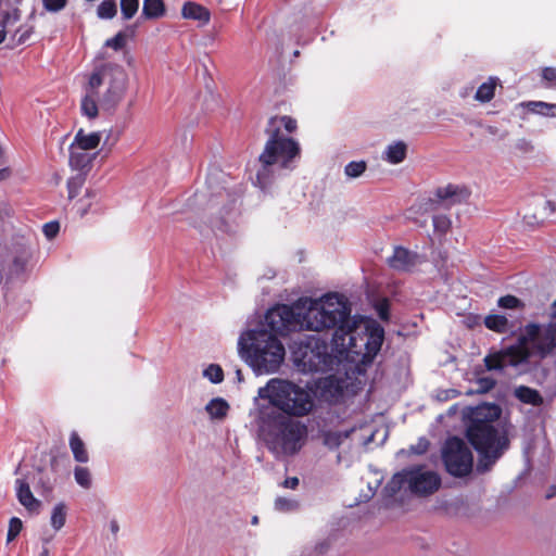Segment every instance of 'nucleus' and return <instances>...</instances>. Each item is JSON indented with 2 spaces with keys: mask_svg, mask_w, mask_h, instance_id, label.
<instances>
[{
  "mask_svg": "<svg viewBox=\"0 0 556 556\" xmlns=\"http://www.w3.org/2000/svg\"><path fill=\"white\" fill-rule=\"evenodd\" d=\"M257 522H258V518H257L256 516H254V517L252 518V523H253V525H257Z\"/></svg>",
  "mask_w": 556,
  "mask_h": 556,
  "instance_id": "nucleus-59",
  "label": "nucleus"
},
{
  "mask_svg": "<svg viewBox=\"0 0 556 556\" xmlns=\"http://www.w3.org/2000/svg\"><path fill=\"white\" fill-rule=\"evenodd\" d=\"M139 9V0H121V11L125 20H130Z\"/></svg>",
  "mask_w": 556,
  "mask_h": 556,
  "instance_id": "nucleus-37",
  "label": "nucleus"
},
{
  "mask_svg": "<svg viewBox=\"0 0 556 556\" xmlns=\"http://www.w3.org/2000/svg\"><path fill=\"white\" fill-rule=\"evenodd\" d=\"M181 16L186 20L197 21L201 25L208 24L211 20L210 11L205 7L192 1H187L182 4Z\"/></svg>",
  "mask_w": 556,
  "mask_h": 556,
  "instance_id": "nucleus-18",
  "label": "nucleus"
},
{
  "mask_svg": "<svg viewBox=\"0 0 556 556\" xmlns=\"http://www.w3.org/2000/svg\"><path fill=\"white\" fill-rule=\"evenodd\" d=\"M446 471L454 477L468 476L473 466V456L468 445L456 437L446 440L442 451Z\"/></svg>",
  "mask_w": 556,
  "mask_h": 556,
  "instance_id": "nucleus-10",
  "label": "nucleus"
},
{
  "mask_svg": "<svg viewBox=\"0 0 556 556\" xmlns=\"http://www.w3.org/2000/svg\"><path fill=\"white\" fill-rule=\"evenodd\" d=\"M529 106L533 112L548 115V111L556 108V104H547L545 102H530Z\"/></svg>",
  "mask_w": 556,
  "mask_h": 556,
  "instance_id": "nucleus-47",
  "label": "nucleus"
},
{
  "mask_svg": "<svg viewBox=\"0 0 556 556\" xmlns=\"http://www.w3.org/2000/svg\"><path fill=\"white\" fill-rule=\"evenodd\" d=\"M315 354L313 350L305 351L303 353V363L307 365L311 370H323L327 365V356L326 355H317V361L314 359Z\"/></svg>",
  "mask_w": 556,
  "mask_h": 556,
  "instance_id": "nucleus-30",
  "label": "nucleus"
},
{
  "mask_svg": "<svg viewBox=\"0 0 556 556\" xmlns=\"http://www.w3.org/2000/svg\"><path fill=\"white\" fill-rule=\"evenodd\" d=\"M165 13V5L162 0H144L142 7V14L147 18H157Z\"/></svg>",
  "mask_w": 556,
  "mask_h": 556,
  "instance_id": "nucleus-27",
  "label": "nucleus"
},
{
  "mask_svg": "<svg viewBox=\"0 0 556 556\" xmlns=\"http://www.w3.org/2000/svg\"><path fill=\"white\" fill-rule=\"evenodd\" d=\"M435 194L440 201L446 202L448 205H454L465 202L469 198L470 192L465 187L447 185L439 188Z\"/></svg>",
  "mask_w": 556,
  "mask_h": 556,
  "instance_id": "nucleus-16",
  "label": "nucleus"
},
{
  "mask_svg": "<svg viewBox=\"0 0 556 556\" xmlns=\"http://www.w3.org/2000/svg\"><path fill=\"white\" fill-rule=\"evenodd\" d=\"M42 230L48 239H53L60 230V225L58 222H50L43 225Z\"/></svg>",
  "mask_w": 556,
  "mask_h": 556,
  "instance_id": "nucleus-48",
  "label": "nucleus"
},
{
  "mask_svg": "<svg viewBox=\"0 0 556 556\" xmlns=\"http://www.w3.org/2000/svg\"><path fill=\"white\" fill-rule=\"evenodd\" d=\"M68 0H42L43 8L49 12H59L63 10Z\"/></svg>",
  "mask_w": 556,
  "mask_h": 556,
  "instance_id": "nucleus-45",
  "label": "nucleus"
},
{
  "mask_svg": "<svg viewBox=\"0 0 556 556\" xmlns=\"http://www.w3.org/2000/svg\"><path fill=\"white\" fill-rule=\"evenodd\" d=\"M299 484V479L296 477L288 478L285 480L283 485L289 489H295Z\"/></svg>",
  "mask_w": 556,
  "mask_h": 556,
  "instance_id": "nucleus-54",
  "label": "nucleus"
},
{
  "mask_svg": "<svg viewBox=\"0 0 556 556\" xmlns=\"http://www.w3.org/2000/svg\"><path fill=\"white\" fill-rule=\"evenodd\" d=\"M295 308L301 312V328L311 331L334 328L333 341L338 346L353 327L351 311L344 299L337 294H327L318 300L300 299Z\"/></svg>",
  "mask_w": 556,
  "mask_h": 556,
  "instance_id": "nucleus-3",
  "label": "nucleus"
},
{
  "mask_svg": "<svg viewBox=\"0 0 556 556\" xmlns=\"http://www.w3.org/2000/svg\"><path fill=\"white\" fill-rule=\"evenodd\" d=\"M85 184V175L77 174L67 180L68 199L73 200Z\"/></svg>",
  "mask_w": 556,
  "mask_h": 556,
  "instance_id": "nucleus-35",
  "label": "nucleus"
},
{
  "mask_svg": "<svg viewBox=\"0 0 556 556\" xmlns=\"http://www.w3.org/2000/svg\"><path fill=\"white\" fill-rule=\"evenodd\" d=\"M275 506L279 510H291L296 506V504L290 500L279 497L276 500Z\"/></svg>",
  "mask_w": 556,
  "mask_h": 556,
  "instance_id": "nucleus-51",
  "label": "nucleus"
},
{
  "mask_svg": "<svg viewBox=\"0 0 556 556\" xmlns=\"http://www.w3.org/2000/svg\"><path fill=\"white\" fill-rule=\"evenodd\" d=\"M80 109L84 115L88 118H94L98 116V104L96 100V96L86 93V96L81 99Z\"/></svg>",
  "mask_w": 556,
  "mask_h": 556,
  "instance_id": "nucleus-31",
  "label": "nucleus"
},
{
  "mask_svg": "<svg viewBox=\"0 0 556 556\" xmlns=\"http://www.w3.org/2000/svg\"><path fill=\"white\" fill-rule=\"evenodd\" d=\"M257 425L268 448L278 456L298 453L307 437V428L303 422L273 406H258Z\"/></svg>",
  "mask_w": 556,
  "mask_h": 556,
  "instance_id": "nucleus-5",
  "label": "nucleus"
},
{
  "mask_svg": "<svg viewBox=\"0 0 556 556\" xmlns=\"http://www.w3.org/2000/svg\"><path fill=\"white\" fill-rule=\"evenodd\" d=\"M478 384H479V388H480L481 391L488 392V391H490L491 389L494 388L495 380L493 378H490V377H484V378H480L478 380Z\"/></svg>",
  "mask_w": 556,
  "mask_h": 556,
  "instance_id": "nucleus-52",
  "label": "nucleus"
},
{
  "mask_svg": "<svg viewBox=\"0 0 556 556\" xmlns=\"http://www.w3.org/2000/svg\"><path fill=\"white\" fill-rule=\"evenodd\" d=\"M70 447L76 462L87 463L89 460L86 445L78 433L75 431L71 433Z\"/></svg>",
  "mask_w": 556,
  "mask_h": 556,
  "instance_id": "nucleus-22",
  "label": "nucleus"
},
{
  "mask_svg": "<svg viewBox=\"0 0 556 556\" xmlns=\"http://www.w3.org/2000/svg\"><path fill=\"white\" fill-rule=\"evenodd\" d=\"M556 355V315L545 324L530 323L521 328L517 342L484 357L489 370L518 367L531 358L543 361Z\"/></svg>",
  "mask_w": 556,
  "mask_h": 556,
  "instance_id": "nucleus-1",
  "label": "nucleus"
},
{
  "mask_svg": "<svg viewBox=\"0 0 556 556\" xmlns=\"http://www.w3.org/2000/svg\"><path fill=\"white\" fill-rule=\"evenodd\" d=\"M66 511L65 505L59 503L54 506L51 514V526L58 531L65 525Z\"/></svg>",
  "mask_w": 556,
  "mask_h": 556,
  "instance_id": "nucleus-32",
  "label": "nucleus"
},
{
  "mask_svg": "<svg viewBox=\"0 0 556 556\" xmlns=\"http://www.w3.org/2000/svg\"><path fill=\"white\" fill-rule=\"evenodd\" d=\"M498 306L506 309L522 308L523 304L521 301L514 295H505L500 298Z\"/></svg>",
  "mask_w": 556,
  "mask_h": 556,
  "instance_id": "nucleus-42",
  "label": "nucleus"
},
{
  "mask_svg": "<svg viewBox=\"0 0 556 556\" xmlns=\"http://www.w3.org/2000/svg\"><path fill=\"white\" fill-rule=\"evenodd\" d=\"M441 486V478L438 472L426 466H413L395 473L387 488L391 493L401 490L409 491L416 496H429Z\"/></svg>",
  "mask_w": 556,
  "mask_h": 556,
  "instance_id": "nucleus-9",
  "label": "nucleus"
},
{
  "mask_svg": "<svg viewBox=\"0 0 556 556\" xmlns=\"http://www.w3.org/2000/svg\"><path fill=\"white\" fill-rule=\"evenodd\" d=\"M228 403L220 397L211 400L205 406V410L207 412L212 419L225 418L228 413Z\"/></svg>",
  "mask_w": 556,
  "mask_h": 556,
  "instance_id": "nucleus-24",
  "label": "nucleus"
},
{
  "mask_svg": "<svg viewBox=\"0 0 556 556\" xmlns=\"http://www.w3.org/2000/svg\"><path fill=\"white\" fill-rule=\"evenodd\" d=\"M556 213V201L539 200L533 207L523 215V220L529 226L543 224L547 218Z\"/></svg>",
  "mask_w": 556,
  "mask_h": 556,
  "instance_id": "nucleus-14",
  "label": "nucleus"
},
{
  "mask_svg": "<svg viewBox=\"0 0 556 556\" xmlns=\"http://www.w3.org/2000/svg\"><path fill=\"white\" fill-rule=\"evenodd\" d=\"M22 528H23V523L20 518H17V517L11 518L10 522H9L7 541L8 542L13 541L20 534Z\"/></svg>",
  "mask_w": 556,
  "mask_h": 556,
  "instance_id": "nucleus-43",
  "label": "nucleus"
},
{
  "mask_svg": "<svg viewBox=\"0 0 556 556\" xmlns=\"http://www.w3.org/2000/svg\"><path fill=\"white\" fill-rule=\"evenodd\" d=\"M354 432L353 429L345 430V431H328L324 433V444L328 446L329 448H337L339 447L342 442L349 438V435Z\"/></svg>",
  "mask_w": 556,
  "mask_h": 556,
  "instance_id": "nucleus-28",
  "label": "nucleus"
},
{
  "mask_svg": "<svg viewBox=\"0 0 556 556\" xmlns=\"http://www.w3.org/2000/svg\"><path fill=\"white\" fill-rule=\"evenodd\" d=\"M388 265L397 271H409L420 263L417 253L412 252L403 247H395L391 256L387 260Z\"/></svg>",
  "mask_w": 556,
  "mask_h": 556,
  "instance_id": "nucleus-13",
  "label": "nucleus"
},
{
  "mask_svg": "<svg viewBox=\"0 0 556 556\" xmlns=\"http://www.w3.org/2000/svg\"><path fill=\"white\" fill-rule=\"evenodd\" d=\"M376 311L378 313V316L382 320L389 319V302L387 299H382L376 303Z\"/></svg>",
  "mask_w": 556,
  "mask_h": 556,
  "instance_id": "nucleus-46",
  "label": "nucleus"
},
{
  "mask_svg": "<svg viewBox=\"0 0 556 556\" xmlns=\"http://www.w3.org/2000/svg\"><path fill=\"white\" fill-rule=\"evenodd\" d=\"M429 441L425 438L419 439L417 444L410 446V451L414 454L421 455L428 451Z\"/></svg>",
  "mask_w": 556,
  "mask_h": 556,
  "instance_id": "nucleus-50",
  "label": "nucleus"
},
{
  "mask_svg": "<svg viewBox=\"0 0 556 556\" xmlns=\"http://www.w3.org/2000/svg\"><path fill=\"white\" fill-rule=\"evenodd\" d=\"M101 141L100 132L86 134L84 129H79L74 138L73 144L77 146L78 149H84L92 152Z\"/></svg>",
  "mask_w": 556,
  "mask_h": 556,
  "instance_id": "nucleus-20",
  "label": "nucleus"
},
{
  "mask_svg": "<svg viewBox=\"0 0 556 556\" xmlns=\"http://www.w3.org/2000/svg\"><path fill=\"white\" fill-rule=\"evenodd\" d=\"M513 394L519 402L533 407L543 406L545 403L542 394L536 389L528 386L520 384L515 387Z\"/></svg>",
  "mask_w": 556,
  "mask_h": 556,
  "instance_id": "nucleus-19",
  "label": "nucleus"
},
{
  "mask_svg": "<svg viewBox=\"0 0 556 556\" xmlns=\"http://www.w3.org/2000/svg\"><path fill=\"white\" fill-rule=\"evenodd\" d=\"M517 148L526 153L531 152L533 150V146L531 144V142L526 139L518 140Z\"/></svg>",
  "mask_w": 556,
  "mask_h": 556,
  "instance_id": "nucleus-53",
  "label": "nucleus"
},
{
  "mask_svg": "<svg viewBox=\"0 0 556 556\" xmlns=\"http://www.w3.org/2000/svg\"><path fill=\"white\" fill-rule=\"evenodd\" d=\"M5 34H7V30H4V29L0 30V43L4 40Z\"/></svg>",
  "mask_w": 556,
  "mask_h": 556,
  "instance_id": "nucleus-56",
  "label": "nucleus"
},
{
  "mask_svg": "<svg viewBox=\"0 0 556 556\" xmlns=\"http://www.w3.org/2000/svg\"><path fill=\"white\" fill-rule=\"evenodd\" d=\"M117 13V7L113 0L102 1L97 9V15L100 18H113Z\"/></svg>",
  "mask_w": 556,
  "mask_h": 556,
  "instance_id": "nucleus-33",
  "label": "nucleus"
},
{
  "mask_svg": "<svg viewBox=\"0 0 556 556\" xmlns=\"http://www.w3.org/2000/svg\"><path fill=\"white\" fill-rule=\"evenodd\" d=\"M432 222L434 230L441 235L446 233L452 226L450 217L443 214L433 216Z\"/></svg>",
  "mask_w": 556,
  "mask_h": 556,
  "instance_id": "nucleus-38",
  "label": "nucleus"
},
{
  "mask_svg": "<svg viewBox=\"0 0 556 556\" xmlns=\"http://www.w3.org/2000/svg\"><path fill=\"white\" fill-rule=\"evenodd\" d=\"M15 485L16 496L21 505H23L30 514H38L41 507V502L34 496L29 483L23 479H17Z\"/></svg>",
  "mask_w": 556,
  "mask_h": 556,
  "instance_id": "nucleus-15",
  "label": "nucleus"
},
{
  "mask_svg": "<svg viewBox=\"0 0 556 556\" xmlns=\"http://www.w3.org/2000/svg\"><path fill=\"white\" fill-rule=\"evenodd\" d=\"M501 409L497 405L485 404L475 408L466 434L480 455L478 470H488L508 448L507 429L495 425Z\"/></svg>",
  "mask_w": 556,
  "mask_h": 556,
  "instance_id": "nucleus-2",
  "label": "nucleus"
},
{
  "mask_svg": "<svg viewBox=\"0 0 556 556\" xmlns=\"http://www.w3.org/2000/svg\"><path fill=\"white\" fill-rule=\"evenodd\" d=\"M111 529L113 532H116L118 530V525L116 521L111 522Z\"/></svg>",
  "mask_w": 556,
  "mask_h": 556,
  "instance_id": "nucleus-55",
  "label": "nucleus"
},
{
  "mask_svg": "<svg viewBox=\"0 0 556 556\" xmlns=\"http://www.w3.org/2000/svg\"><path fill=\"white\" fill-rule=\"evenodd\" d=\"M242 358L257 375L276 372L285 359V348L277 337L266 329L249 330L238 342Z\"/></svg>",
  "mask_w": 556,
  "mask_h": 556,
  "instance_id": "nucleus-6",
  "label": "nucleus"
},
{
  "mask_svg": "<svg viewBox=\"0 0 556 556\" xmlns=\"http://www.w3.org/2000/svg\"><path fill=\"white\" fill-rule=\"evenodd\" d=\"M238 380L242 381V372L240 369L237 370Z\"/></svg>",
  "mask_w": 556,
  "mask_h": 556,
  "instance_id": "nucleus-58",
  "label": "nucleus"
},
{
  "mask_svg": "<svg viewBox=\"0 0 556 556\" xmlns=\"http://www.w3.org/2000/svg\"><path fill=\"white\" fill-rule=\"evenodd\" d=\"M74 477L80 486L85 489H89L91 486V475L88 468L79 466L76 467L74 470Z\"/></svg>",
  "mask_w": 556,
  "mask_h": 556,
  "instance_id": "nucleus-36",
  "label": "nucleus"
},
{
  "mask_svg": "<svg viewBox=\"0 0 556 556\" xmlns=\"http://www.w3.org/2000/svg\"><path fill=\"white\" fill-rule=\"evenodd\" d=\"M113 66L114 65H106V66H103L102 68L96 71L94 73H92L89 77L88 86L86 88V93L97 96L98 88L102 84L106 83V80L109 78L108 72H111Z\"/></svg>",
  "mask_w": 556,
  "mask_h": 556,
  "instance_id": "nucleus-21",
  "label": "nucleus"
},
{
  "mask_svg": "<svg viewBox=\"0 0 556 556\" xmlns=\"http://www.w3.org/2000/svg\"><path fill=\"white\" fill-rule=\"evenodd\" d=\"M542 77L549 87H556V67H545L542 71Z\"/></svg>",
  "mask_w": 556,
  "mask_h": 556,
  "instance_id": "nucleus-49",
  "label": "nucleus"
},
{
  "mask_svg": "<svg viewBox=\"0 0 556 556\" xmlns=\"http://www.w3.org/2000/svg\"><path fill=\"white\" fill-rule=\"evenodd\" d=\"M127 37L123 31L117 33L113 38L105 41V47L115 51L122 50L126 46Z\"/></svg>",
  "mask_w": 556,
  "mask_h": 556,
  "instance_id": "nucleus-41",
  "label": "nucleus"
},
{
  "mask_svg": "<svg viewBox=\"0 0 556 556\" xmlns=\"http://www.w3.org/2000/svg\"><path fill=\"white\" fill-rule=\"evenodd\" d=\"M257 395L267 402L260 406H273L294 419L307 416L315 406V397L311 390L287 379H270L258 389Z\"/></svg>",
  "mask_w": 556,
  "mask_h": 556,
  "instance_id": "nucleus-7",
  "label": "nucleus"
},
{
  "mask_svg": "<svg viewBox=\"0 0 556 556\" xmlns=\"http://www.w3.org/2000/svg\"><path fill=\"white\" fill-rule=\"evenodd\" d=\"M96 157V152L78 149V147L73 143L70 146V165L74 169L88 170Z\"/></svg>",
  "mask_w": 556,
  "mask_h": 556,
  "instance_id": "nucleus-17",
  "label": "nucleus"
},
{
  "mask_svg": "<svg viewBox=\"0 0 556 556\" xmlns=\"http://www.w3.org/2000/svg\"><path fill=\"white\" fill-rule=\"evenodd\" d=\"M109 78L106 80L108 88L101 98V105L111 110L124 98L127 88V74L119 66L114 65L111 72H108Z\"/></svg>",
  "mask_w": 556,
  "mask_h": 556,
  "instance_id": "nucleus-12",
  "label": "nucleus"
},
{
  "mask_svg": "<svg viewBox=\"0 0 556 556\" xmlns=\"http://www.w3.org/2000/svg\"><path fill=\"white\" fill-rule=\"evenodd\" d=\"M384 338L383 328L374 320L353 318V327L346 332L340 348L363 354V362H370L380 351Z\"/></svg>",
  "mask_w": 556,
  "mask_h": 556,
  "instance_id": "nucleus-8",
  "label": "nucleus"
},
{
  "mask_svg": "<svg viewBox=\"0 0 556 556\" xmlns=\"http://www.w3.org/2000/svg\"><path fill=\"white\" fill-rule=\"evenodd\" d=\"M21 18V12L18 9L7 11L2 14L0 25L7 33L11 31V27L14 26Z\"/></svg>",
  "mask_w": 556,
  "mask_h": 556,
  "instance_id": "nucleus-34",
  "label": "nucleus"
},
{
  "mask_svg": "<svg viewBox=\"0 0 556 556\" xmlns=\"http://www.w3.org/2000/svg\"><path fill=\"white\" fill-rule=\"evenodd\" d=\"M367 165L365 161H358V162H350L345 168L344 173L350 178H356L359 177L366 169Z\"/></svg>",
  "mask_w": 556,
  "mask_h": 556,
  "instance_id": "nucleus-39",
  "label": "nucleus"
},
{
  "mask_svg": "<svg viewBox=\"0 0 556 556\" xmlns=\"http://www.w3.org/2000/svg\"><path fill=\"white\" fill-rule=\"evenodd\" d=\"M30 34L31 27L22 25L15 29L14 34L12 35V39L20 45L25 42L29 38Z\"/></svg>",
  "mask_w": 556,
  "mask_h": 556,
  "instance_id": "nucleus-44",
  "label": "nucleus"
},
{
  "mask_svg": "<svg viewBox=\"0 0 556 556\" xmlns=\"http://www.w3.org/2000/svg\"><path fill=\"white\" fill-rule=\"evenodd\" d=\"M496 85H497V78L490 77L485 83H483L478 88V90L475 94V99L482 103L490 102L494 97Z\"/></svg>",
  "mask_w": 556,
  "mask_h": 556,
  "instance_id": "nucleus-26",
  "label": "nucleus"
},
{
  "mask_svg": "<svg viewBox=\"0 0 556 556\" xmlns=\"http://www.w3.org/2000/svg\"><path fill=\"white\" fill-rule=\"evenodd\" d=\"M97 202V192L92 189H86L85 194L74 203V208L80 217H84Z\"/></svg>",
  "mask_w": 556,
  "mask_h": 556,
  "instance_id": "nucleus-23",
  "label": "nucleus"
},
{
  "mask_svg": "<svg viewBox=\"0 0 556 556\" xmlns=\"http://www.w3.org/2000/svg\"><path fill=\"white\" fill-rule=\"evenodd\" d=\"M296 121L290 116H273L268 119L265 134L267 141L258 161L261 168L256 178L262 187L268 184L273 166L285 168L300 154L299 143L287 135L296 130Z\"/></svg>",
  "mask_w": 556,
  "mask_h": 556,
  "instance_id": "nucleus-4",
  "label": "nucleus"
},
{
  "mask_svg": "<svg viewBox=\"0 0 556 556\" xmlns=\"http://www.w3.org/2000/svg\"><path fill=\"white\" fill-rule=\"evenodd\" d=\"M406 144L403 141L388 146L384 155L386 160L391 164H399L406 157Z\"/></svg>",
  "mask_w": 556,
  "mask_h": 556,
  "instance_id": "nucleus-25",
  "label": "nucleus"
},
{
  "mask_svg": "<svg viewBox=\"0 0 556 556\" xmlns=\"http://www.w3.org/2000/svg\"><path fill=\"white\" fill-rule=\"evenodd\" d=\"M204 377H206L213 383H219L224 379V372L220 366L212 364L210 365L203 372Z\"/></svg>",
  "mask_w": 556,
  "mask_h": 556,
  "instance_id": "nucleus-40",
  "label": "nucleus"
},
{
  "mask_svg": "<svg viewBox=\"0 0 556 556\" xmlns=\"http://www.w3.org/2000/svg\"><path fill=\"white\" fill-rule=\"evenodd\" d=\"M301 312L288 305H278L269 309L265 316V325L269 332L283 333L296 327L301 328Z\"/></svg>",
  "mask_w": 556,
  "mask_h": 556,
  "instance_id": "nucleus-11",
  "label": "nucleus"
},
{
  "mask_svg": "<svg viewBox=\"0 0 556 556\" xmlns=\"http://www.w3.org/2000/svg\"><path fill=\"white\" fill-rule=\"evenodd\" d=\"M484 325L488 329L498 333L506 332L509 328L508 319L503 315H488L484 318Z\"/></svg>",
  "mask_w": 556,
  "mask_h": 556,
  "instance_id": "nucleus-29",
  "label": "nucleus"
},
{
  "mask_svg": "<svg viewBox=\"0 0 556 556\" xmlns=\"http://www.w3.org/2000/svg\"><path fill=\"white\" fill-rule=\"evenodd\" d=\"M39 556H49V549L47 547H43Z\"/></svg>",
  "mask_w": 556,
  "mask_h": 556,
  "instance_id": "nucleus-57",
  "label": "nucleus"
}]
</instances>
